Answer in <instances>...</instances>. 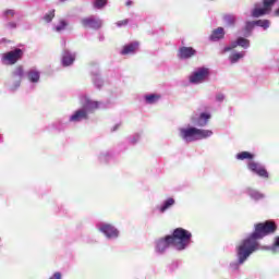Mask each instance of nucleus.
Segmentation results:
<instances>
[{
  "mask_svg": "<svg viewBox=\"0 0 279 279\" xmlns=\"http://www.w3.org/2000/svg\"><path fill=\"white\" fill-rule=\"evenodd\" d=\"M209 71L208 68H201L196 72L193 73V75L190 76V82L192 84H199L208 77Z\"/></svg>",
  "mask_w": 279,
  "mask_h": 279,
  "instance_id": "nucleus-8",
  "label": "nucleus"
},
{
  "mask_svg": "<svg viewBox=\"0 0 279 279\" xmlns=\"http://www.w3.org/2000/svg\"><path fill=\"white\" fill-rule=\"evenodd\" d=\"M216 99H217V101H223V99H225L223 94H218L216 96Z\"/></svg>",
  "mask_w": 279,
  "mask_h": 279,
  "instance_id": "nucleus-37",
  "label": "nucleus"
},
{
  "mask_svg": "<svg viewBox=\"0 0 279 279\" xmlns=\"http://www.w3.org/2000/svg\"><path fill=\"white\" fill-rule=\"evenodd\" d=\"M75 62V57L73 54H70L69 52H66L64 56H63V59H62V64L63 66H71V64Z\"/></svg>",
  "mask_w": 279,
  "mask_h": 279,
  "instance_id": "nucleus-18",
  "label": "nucleus"
},
{
  "mask_svg": "<svg viewBox=\"0 0 279 279\" xmlns=\"http://www.w3.org/2000/svg\"><path fill=\"white\" fill-rule=\"evenodd\" d=\"M180 136L183 141H186V143H193V141L209 138V136H213V131L192 126L187 129H180Z\"/></svg>",
  "mask_w": 279,
  "mask_h": 279,
  "instance_id": "nucleus-3",
  "label": "nucleus"
},
{
  "mask_svg": "<svg viewBox=\"0 0 279 279\" xmlns=\"http://www.w3.org/2000/svg\"><path fill=\"white\" fill-rule=\"evenodd\" d=\"M242 58H245V52H234L231 56H229V60L231 64H236Z\"/></svg>",
  "mask_w": 279,
  "mask_h": 279,
  "instance_id": "nucleus-16",
  "label": "nucleus"
},
{
  "mask_svg": "<svg viewBox=\"0 0 279 279\" xmlns=\"http://www.w3.org/2000/svg\"><path fill=\"white\" fill-rule=\"evenodd\" d=\"M60 1H61V3L64 2V0H60Z\"/></svg>",
  "mask_w": 279,
  "mask_h": 279,
  "instance_id": "nucleus-41",
  "label": "nucleus"
},
{
  "mask_svg": "<svg viewBox=\"0 0 279 279\" xmlns=\"http://www.w3.org/2000/svg\"><path fill=\"white\" fill-rule=\"evenodd\" d=\"M277 230L278 225L272 220L256 223L253 233L236 247L239 265H243V263L258 250V241L260 239H265V236H269V234H276Z\"/></svg>",
  "mask_w": 279,
  "mask_h": 279,
  "instance_id": "nucleus-1",
  "label": "nucleus"
},
{
  "mask_svg": "<svg viewBox=\"0 0 279 279\" xmlns=\"http://www.w3.org/2000/svg\"><path fill=\"white\" fill-rule=\"evenodd\" d=\"M23 75H25V71L23 70V65H19L13 71V77H19V80H23Z\"/></svg>",
  "mask_w": 279,
  "mask_h": 279,
  "instance_id": "nucleus-22",
  "label": "nucleus"
},
{
  "mask_svg": "<svg viewBox=\"0 0 279 279\" xmlns=\"http://www.w3.org/2000/svg\"><path fill=\"white\" fill-rule=\"evenodd\" d=\"M223 21L227 25L232 26L234 23H236V17L231 14L223 15Z\"/></svg>",
  "mask_w": 279,
  "mask_h": 279,
  "instance_id": "nucleus-23",
  "label": "nucleus"
},
{
  "mask_svg": "<svg viewBox=\"0 0 279 279\" xmlns=\"http://www.w3.org/2000/svg\"><path fill=\"white\" fill-rule=\"evenodd\" d=\"M238 45H239V47H243V49H247V47H250V40L245 39L243 37H239Z\"/></svg>",
  "mask_w": 279,
  "mask_h": 279,
  "instance_id": "nucleus-28",
  "label": "nucleus"
},
{
  "mask_svg": "<svg viewBox=\"0 0 279 279\" xmlns=\"http://www.w3.org/2000/svg\"><path fill=\"white\" fill-rule=\"evenodd\" d=\"M173 204H175V199L168 198L166 202H163V205L159 208L160 213H166L167 210H169V208H171V206H173Z\"/></svg>",
  "mask_w": 279,
  "mask_h": 279,
  "instance_id": "nucleus-20",
  "label": "nucleus"
},
{
  "mask_svg": "<svg viewBox=\"0 0 279 279\" xmlns=\"http://www.w3.org/2000/svg\"><path fill=\"white\" fill-rule=\"evenodd\" d=\"M14 14H15V12H14V10H12V9H9V10H7V11H4V16H14Z\"/></svg>",
  "mask_w": 279,
  "mask_h": 279,
  "instance_id": "nucleus-33",
  "label": "nucleus"
},
{
  "mask_svg": "<svg viewBox=\"0 0 279 279\" xmlns=\"http://www.w3.org/2000/svg\"><path fill=\"white\" fill-rule=\"evenodd\" d=\"M145 100L148 104H156L160 100V95H158V94L146 95Z\"/></svg>",
  "mask_w": 279,
  "mask_h": 279,
  "instance_id": "nucleus-21",
  "label": "nucleus"
},
{
  "mask_svg": "<svg viewBox=\"0 0 279 279\" xmlns=\"http://www.w3.org/2000/svg\"><path fill=\"white\" fill-rule=\"evenodd\" d=\"M210 119V113H201L196 125H198V128H206V125H208V120Z\"/></svg>",
  "mask_w": 279,
  "mask_h": 279,
  "instance_id": "nucleus-15",
  "label": "nucleus"
},
{
  "mask_svg": "<svg viewBox=\"0 0 279 279\" xmlns=\"http://www.w3.org/2000/svg\"><path fill=\"white\" fill-rule=\"evenodd\" d=\"M99 230L106 235L107 239H117V236H119V230L110 223L101 225Z\"/></svg>",
  "mask_w": 279,
  "mask_h": 279,
  "instance_id": "nucleus-9",
  "label": "nucleus"
},
{
  "mask_svg": "<svg viewBox=\"0 0 279 279\" xmlns=\"http://www.w3.org/2000/svg\"><path fill=\"white\" fill-rule=\"evenodd\" d=\"M272 247H279V235L275 238V242L272 244Z\"/></svg>",
  "mask_w": 279,
  "mask_h": 279,
  "instance_id": "nucleus-36",
  "label": "nucleus"
},
{
  "mask_svg": "<svg viewBox=\"0 0 279 279\" xmlns=\"http://www.w3.org/2000/svg\"><path fill=\"white\" fill-rule=\"evenodd\" d=\"M54 17H56V10H51L45 14L44 21L46 23H51V21H53Z\"/></svg>",
  "mask_w": 279,
  "mask_h": 279,
  "instance_id": "nucleus-26",
  "label": "nucleus"
},
{
  "mask_svg": "<svg viewBox=\"0 0 279 279\" xmlns=\"http://www.w3.org/2000/svg\"><path fill=\"white\" fill-rule=\"evenodd\" d=\"M128 23H130V20H121V21H118L117 23H116V25L118 26V27H123L124 25H128Z\"/></svg>",
  "mask_w": 279,
  "mask_h": 279,
  "instance_id": "nucleus-32",
  "label": "nucleus"
},
{
  "mask_svg": "<svg viewBox=\"0 0 279 279\" xmlns=\"http://www.w3.org/2000/svg\"><path fill=\"white\" fill-rule=\"evenodd\" d=\"M247 169H250L252 173H256V175H258L259 178H265V179L269 178V172H267V169L265 168V166L256 161H250L247 163Z\"/></svg>",
  "mask_w": 279,
  "mask_h": 279,
  "instance_id": "nucleus-7",
  "label": "nucleus"
},
{
  "mask_svg": "<svg viewBox=\"0 0 279 279\" xmlns=\"http://www.w3.org/2000/svg\"><path fill=\"white\" fill-rule=\"evenodd\" d=\"M137 49H138V43H132V44L125 45L121 50V56H130V53H136Z\"/></svg>",
  "mask_w": 279,
  "mask_h": 279,
  "instance_id": "nucleus-13",
  "label": "nucleus"
},
{
  "mask_svg": "<svg viewBox=\"0 0 279 279\" xmlns=\"http://www.w3.org/2000/svg\"><path fill=\"white\" fill-rule=\"evenodd\" d=\"M225 36H226V32L223 31V27H218L213 31L209 38L210 40L216 43V40H221V38H225Z\"/></svg>",
  "mask_w": 279,
  "mask_h": 279,
  "instance_id": "nucleus-14",
  "label": "nucleus"
},
{
  "mask_svg": "<svg viewBox=\"0 0 279 279\" xmlns=\"http://www.w3.org/2000/svg\"><path fill=\"white\" fill-rule=\"evenodd\" d=\"M17 86H21V81H19Z\"/></svg>",
  "mask_w": 279,
  "mask_h": 279,
  "instance_id": "nucleus-40",
  "label": "nucleus"
},
{
  "mask_svg": "<svg viewBox=\"0 0 279 279\" xmlns=\"http://www.w3.org/2000/svg\"><path fill=\"white\" fill-rule=\"evenodd\" d=\"M238 160H254V154L250 151H241L236 155Z\"/></svg>",
  "mask_w": 279,
  "mask_h": 279,
  "instance_id": "nucleus-19",
  "label": "nucleus"
},
{
  "mask_svg": "<svg viewBox=\"0 0 279 279\" xmlns=\"http://www.w3.org/2000/svg\"><path fill=\"white\" fill-rule=\"evenodd\" d=\"M61 278H62V274L54 272L53 276H51L49 279H61Z\"/></svg>",
  "mask_w": 279,
  "mask_h": 279,
  "instance_id": "nucleus-34",
  "label": "nucleus"
},
{
  "mask_svg": "<svg viewBox=\"0 0 279 279\" xmlns=\"http://www.w3.org/2000/svg\"><path fill=\"white\" fill-rule=\"evenodd\" d=\"M197 53V50L193 47H181L178 52V58L180 60H189V58H193Z\"/></svg>",
  "mask_w": 279,
  "mask_h": 279,
  "instance_id": "nucleus-10",
  "label": "nucleus"
},
{
  "mask_svg": "<svg viewBox=\"0 0 279 279\" xmlns=\"http://www.w3.org/2000/svg\"><path fill=\"white\" fill-rule=\"evenodd\" d=\"M275 16H279V8L275 11Z\"/></svg>",
  "mask_w": 279,
  "mask_h": 279,
  "instance_id": "nucleus-39",
  "label": "nucleus"
},
{
  "mask_svg": "<svg viewBox=\"0 0 279 279\" xmlns=\"http://www.w3.org/2000/svg\"><path fill=\"white\" fill-rule=\"evenodd\" d=\"M276 1L278 0H263V8H255L252 11L253 19H259V16H265V14H269L276 5Z\"/></svg>",
  "mask_w": 279,
  "mask_h": 279,
  "instance_id": "nucleus-4",
  "label": "nucleus"
},
{
  "mask_svg": "<svg viewBox=\"0 0 279 279\" xmlns=\"http://www.w3.org/2000/svg\"><path fill=\"white\" fill-rule=\"evenodd\" d=\"M69 23H66L64 20L59 21V25L56 26L57 32H63V29H66Z\"/></svg>",
  "mask_w": 279,
  "mask_h": 279,
  "instance_id": "nucleus-29",
  "label": "nucleus"
},
{
  "mask_svg": "<svg viewBox=\"0 0 279 279\" xmlns=\"http://www.w3.org/2000/svg\"><path fill=\"white\" fill-rule=\"evenodd\" d=\"M23 58V50L21 48H16L15 50H11L2 54V62L7 64H16L17 60Z\"/></svg>",
  "mask_w": 279,
  "mask_h": 279,
  "instance_id": "nucleus-5",
  "label": "nucleus"
},
{
  "mask_svg": "<svg viewBox=\"0 0 279 279\" xmlns=\"http://www.w3.org/2000/svg\"><path fill=\"white\" fill-rule=\"evenodd\" d=\"M192 236L193 234L191 231L183 228H177L173 230L172 234L165 235L156 241V252L162 254L168 247H175V250L182 252V250H186V247L191 245Z\"/></svg>",
  "mask_w": 279,
  "mask_h": 279,
  "instance_id": "nucleus-2",
  "label": "nucleus"
},
{
  "mask_svg": "<svg viewBox=\"0 0 279 279\" xmlns=\"http://www.w3.org/2000/svg\"><path fill=\"white\" fill-rule=\"evenodd\" d=\"M125 5H126L128 8H130V5H132V0H128V1L125 2Z\"/></svg>",
  "mask_w": 279,
  "mask_h": 279,
  "instance_id": "nucleus-38",
  "label": "nucleus"
},
{
  "mask_svg": "<svg viewBox=\"0 0 279 279\" xmlns=\"http://www.w3.org/2000/svg\"><path fill=\"white\" fill-rule=\"evenodd\" d=\"M256 27V21L253 22H246L245 24V32H252Z\"/></svg>",
  "mask_w": 279,
  "mask_h": 279,
  "instance_id": "nucleus-30",
  "label": "nucleus"
},
{
  "mask_svg": "<svg viewBox=\"0 0 279 279\" xmlns=\"http://www.w3.org/2000/svg\"><path fill=\"white\" fill-rule=\"evenodd\" d=\"M247 193L253 199H263V194L254 189H248Z\"/></svg>",
  "mask_w": 279,
  "mask_h": 279,
  "instance_id": "nucleus-25",
  "label": "nucleus"
},
{
  "mask_svg": "<svg viewBox=\"0 0 279 279\" xmlns=\"http://www.w3.org/2000/svg\"><path fill=\"white\" fill-rule=\"evenodd\" d=\"M29 82L36 84L40 80V72L36 70H31L27 73Z\"/></svg>",
  "mask_w": 279,
  "mask_h": 279,
  "instance_id": "nucleus-17",
  "label": "nucleus"
},
{
  "mask_svg": "<svg viewBox=\"0 0 279 279\" xmlns=\"http://www.w3.org/2000/svg\"><path fill=\"white\" fill-rule=\"evenodd\" d=\"M239 47V39L236 41L231 43L229 47L225 48V52L232 51V49H236Z\"/></svg>",
  "mask_w": 279,
  "mask_h": 279,
  "instance_id": "nucleus-31",
  "label": "nucleus"
},
{
  "mask_svg": "<svg viewBox=\"0 0 279 279\" xmlns=\"http://www.w3.org/2000/svg\"><path fill=\"white\" fill-rule=\"evenodd\" d=\"M106 5H108V0H95L94 2V7L97 10H101L102 8H106Z\"/></svg>",
  "mask_w": 279,
  "mask_h": 279,
  "instance_id": "nucleus-27",
  "label": "nucleus"
},
{
  "mask_svg": "<svg viewBox=\"0 0 279 279\" xmlns=\"http://www.w3.org/2000/svg\"><path fill=\"white\" fill-rule=\"evenodd\" d=\"M8 27H10V29H16V22H9Z\"/></svg>",
  "mask_w": 279,
  "mask_h": 279,
  "instance_id": "nucleus-35",
  "label": "nucleus"
},
{
  "mask_svg": "<svg viewBox=\"0 0 279 279\" xmlns=\"http://www.w3.org/2000/svg\"><path fill=\"white\" fill-rule=\"evenodd\" d=\"M255 25H257V27H263L264 29H269L271 22H269V20H257L255 21Z\"/></svg>",
  "mask_w": 279,
  "mask_h": 279,
  "instance_id": "nucleus-24",
  "label": "nucleus"
},
{
  "mask_svg": "<svg viewBox=\"0 0 279 279\" xmlns=\"http://www.w3.org/2000/svg\"><path fill=\"white\" fill-rule=\"evenodd\" d=\"M81 25L86 29H101L104 22L101 21V19L90 15L88 17H84L81 21Z\"/></svg>",
  "mask_w": 279,
  "mask_h": 279,
  "instance_id": "nucleus-6",
  "label": "nucleus"
},
{
  "mask_svg": "<svg viewBox=\"0 0 279 279\" xmlns=\"http://www.w3.org/2000/svg\"><path fill=\"white\" fill-rule=\"evenodd\" d=\"M88 119V111L86 109H78L70 117V121L73 123H80V121H84Z\"/></svg>",
  "mask_w": 279,
  "mask_h": 279,
  "instance_id": "nucleus-12",
  "label": "nucleus"
},
{
  "mask_svg": "<svg viewBox=\"0 0 279 279\" xmlns=\"http://www.w3.org/2000/svg\"><path fill=\"white\" fill-rule=\"evenodd\" d=\"M85 102L83 104V109L86 110V112H95V110H99V106H101L100 101L92 100L88 97H85Z\"/></svg>",
  "mask_w": 279,
  "mask_h": 279,
  "instance_id": "nucleus-11",
  "label": "nucleus"
}]
</instances>
